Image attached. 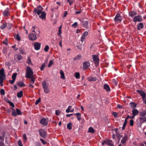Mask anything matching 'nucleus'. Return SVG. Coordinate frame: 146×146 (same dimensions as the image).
<instances>
[{"mask_svg": "<svg viewBox=\"0 0 146 146\" xmlns=\"http://www.w3.org/2000/svg\"><path fill=\"white\" fill-rule=\"evenodd\" d=\"M6 26L7 24L6 23H4L1 26V29H3L6 27Z\"/></svg>", "mask_w": 146, "mask_h": 146, "instance_id": "nucleus-37", "label": "nucleus"}, {"mask_svg": "<svg viewBox=\"0 0 146 146\" xmlns=\"http://www.w3.org/2000/svg\"><path fill=\"white\" fill-rule=\"evenodd\" d=\"M145 115H146V110L143 111L140 113V115L141 117H145Z\"/></svg>", "mask_w": 146, "mask_h": 146, "instance_id": "nucleus-31", "label": "nucleus"}, {"mask_svg": "<svg viewBox=\"0 0 146 146\" xmlns=\"http://www.w3.org/2000/svg\"><path fill=\"white\" fill-rule=\"evenodd\" d=\"M92 58L95 63L96 65H97L99 64V59L97 55H92Z\"/></svg>", "mask_w": 146, "mask_h": 146, "instance_id": "nucleus-10", "label": "nucleus"}, {"mask_svg": "<svg viewBox=\"0 0 146 146\" xmlns=\"http://www.w3.org/2000/svg\"><path fill=\"white\" fill-rule=\"evenodd\" d=\"M112 114L115 117H117V113L115 112H113L112 113Z\"/></svg>", "mask_w": 146, "mask_h": 146, "instance_id": "nucleus-54", "label": "nucleus"}, {"mask_svg": "<svg viewBox=\"0 0 146 146\" xmlns=\"http://www.w3.org/2000/svg\"><path fill=\"white\" fill-rule=\"evenodd\" d=\"M53 61L52 60H50V61L48 65V67H50L53 64Z\"/></svg>", "mask_w": 146, "mask_h": 146, "instance_id": "nucleus-48", "label": "nucleus"}, {"mask_svg": "<svg viewBox=\"0 0 146 146\" xmlns=\"http://www.w3.org/2000/svg\"><path fill=\"white\" fill-rule=\"evenodd\" d=\"M127 140V136L126 134H125L123 139L121 141V143L123 144Z\"/></svg>", "mask_w": 146, "mask_h": 146, "instance_id": "nucleus-14", "label": "nucleus"}, {"mask_svg": "<svg viewBox=\"0 0 146 146\" xmlns=\"http://www.w3.org/2000/svg\"><path fill=\"white\" fill-rule=\"evenodd\" d=\"M29 39L32 41H34L37 38L36 35L33 33L29 34Z\"/></svg>", "mask_w": 146, "mask_h": 146, "instance_id": "nucleus-7", "label": "nucleus"}, {"mask_svg": "<svg viewBox=\"0 0 146 146\" xmlns=\"http://www.w3.org/2000/svg\"><path fill=\"white\" fill-rule=\"evenodd\" d=\"M49 48V46L48 45H46L44 49V50L46 52H47L48 51Z\"/></svg>", "mask_w": 146, "mask_h": 146, "instance_id": "nucleus-41", "label": "nucleus"}, {"mask_svg": "<svg viewBox=\"0 0 146 146\" xmlns=\"http://www.w3.org/2000/svg\"><path fill=\"white\" fill-rule=\"evenodd\" d=\"M81 58V55H78L74 58V60H79Z\"/></svg>", "mask_w": 146, "mask_h": 146, "instance_id": "nucleus-34", "label": "nucleus"}, {"mask_svg": "<svg viewBox=\"0 0 146 146\" xmlns=\"http://www.w3.org/2000/svg\"><path fill=\"white\" fill-rule=\"evenodd\" d=\"M32 29H33V30H32V32H33L34 33H36V34L37 35H38L39 34H40V31H39V30H38V32H37V33H36V32L34 29H35V26H33L32 27Z\"/></svg>", "mask_w": 146, "mask_h": 146, "instance_id": "nucleus-38", "label": "nucleus"}, {"mask_svg": "<svg viewBox=\"0 0 146 146\" xmlns=\"http://www.w3.org/2000/svg\"><path fill=\"white\" fill-rule=\"evenodd\" d=\"M72 124L71 123H69L67 124V127L68 129L70 130L72 129Z\"/></svg>", "mask_w": 146, "mask_h": 146, "instance_id": "nucleus-30", "label": "nucleus"}, {"mask_svg": "<svg viewBox=\"0 0 146 146\" xmlns=\"http://www.w3.org/2000/svg\"><path fill=\"white\" fill-rule=\"evenodd\" d=\"M4 70L3 68L0 70V83L2 85L3 82L4 77Z\"/></svg>", "mask_w": 146, "mask_h": 146, "instance_id": "nucleus-4", "label": "nucleus"}, {"mask_svg": "<svg viewBox=\"0 0 146 146\" xmlns=\"http://www.w3.org/2000/svg\"><path fill=\"white\" fill-rule=\"evenodd\" d=\"M137 92L142 96L143 99L145 98L146 94L142 90H138Z\"/></svg>", "mask_w": 146, "mask_h": 146, "instance_id": "nucleus-13", "label": "nucleus"}, {"mask_svg": "<svg viewBox=\"0 0 146 146\" xmlns=\"http://www.w3.org/2000/svg\"><path fill=\"white\" fill-rule=\"evenodd\" d=\"M130 104H131V106L132 108H134L136 107V105L135 103H130Z\"/></svg>", "mask_w": 146, "mask_h": 146, "instance_id": "nucleus-42", "label": "nucleus"}, {"mask_svg": "<svg viewBox=\"0 0 146 146\" xmlns=\"http://www.w3.org/2000/svg\"><path fill=\"white\" fill-rule=\"evenodd\" d=\"M0 93L1 94L4 95L5 94V90L3 89H1L0 90Z\"/></svg>", "mask_w": 146, "mask_h": 146, "instance_id": "nucleus-46", "label": "nucleus"}, {"mask_svg": "<svg viewBox=\"0 0 146 146\" xmlns=\"http://www.w3.org/2000/svg\"><path fill=\"white\" fill-rule=\"evenodd\" d=\"M88 79L89 81H96L97 79L96 77H88Z\"/></svg>", "mask_w": 146, "mask_h": 146, "instance_id": "nucleus-19", "label": "nucleus"}, {"mask_svg": "<svg viewBox=\"0 0 146 146\" xmlns=\"http://www.w3.org/2000/svg\"><path fill=\"white\" fill-rule=\"evenodd\" d=\"M83 27L86 28H87L88 22L87 21H84L83 22Z\"/></svg>", "mask_w": 146, "mask_h": 146, "instance_id": "nucleus-29", "label": "nucleus"}, {"mask_svg": "<svg viewBox=\"0 0 146 146\" xmlns=\"http://www.w3.org/2000/svg\"><path fill=\"white\" fill-rule=\"evenodd\" d=\"M142 18L141 16L140 15H137L135 16L133 18L134 21L135 22H140L142 21Z\"/></svg>", "mask_w": 146, "mask_h": 146, "instance_id": "nucleus-9", "label": "nucleus"}, {"mask_svg": "<svg viewBox=\"0 0 146 146\" xmlns=\"http://www.w3.org/2000/svg\"><path fill=\"white\" fill-rule=\"evenodd\" d=\"M48 123V120L47 118H42L40 120V123L46 126Z\"/></svg>", "mask_w": 146, "mask_h": 146, "instance_id": "nucleus-8", "label": "nucleus"}, {"mask_svg": "<svg viewBox=\"0 0 146 146\" xmlns=\"http://www.w3.org/2000/svg\"><path fill=\"white\" fill-rule=\"evenodd\" d=\"M11 109L13 111V112L12 113V115L13 116H16L17 115V111L16 112L15 111V110L13 108H12Z\"/></svg>", "mask_w": 146, "mask_h": 146, "instance_id": "nucleus-33", "label": "nucleus"}, {"mask_svg": "<svg viewBox=\"0 0 146 146\" xmlns=\"http://www.w3.org/2000/svg\"><path fill=\"white\" fill-rule=\"evenodd\" d=\"M27 62L29 64H31V61L29 58H28V59L27 61Z\"/></svg>", "mask_w": 146, "mask_h": 146, "instance_id": "nucleus-63", "label": "nucleus"}, {"mask_svg": "<svg viewBox=\"0 0 146 146\" xmlns=\"http://www.w3.org/2000/svg\"><path fill=\"white\" fill-rule=\"evenodd\" d=\"M40 98H39L38 99V100H37L35 102V105H36L37 104H38L39 102H40Z\"/></svg>", "mask_w": 146, "mask_h": 146, "instance_id": "nucleus-51", "label": "nucleus"}, {"mask_svg": "<svg viewBox=\"0 0 146 146\" xmlns=\"http://www.w3.org/2000/svg\"><path fill=\"white\" fill-rule=\"evenodd\" d=\"M55 113L57 115H58L60 113V112L58 110H56V111Z\"/></svg>", "mask_w": 146, "mask_h": 146, "instance_id": "nucleus-58", "label": "nucleus"}, {"mask_svg": "<svg viewBox=\"0 0 146 146\" xmlns=\"http://www.w3.org/2000/svg\"><path fill=\"white\" fill-rule=\"evenodd\" d=\"M62 26H61L59 27V29H58V35H60L61 34V33H62V32H61V29L62 28Z\"/></svg>", "mask_w": 146, "mask_h": 146, "instance_id": "nucleus-49", "label": "nucleus"}, {"mask_svg": "<svg viewBox=\"0 0 146 146\" xmlns=\"http://www.w3.org/2000/svg\"><path fill=\"white\" fill-rule=\"evenodd\" d=\"M15 38L18 40L20 41L21 40V38L19 36V35L18 34L15 36Z\"/></svg>", "mask_w": 146, "mask_h": 146, "instance_id": "nucleus-40", "label": "nucleus"}, {"mask_svg": "<svg viewBox=\"0 0 146 146\" xmlns=\"http://www.w3.org/2000/svg\"><path fill=\"white\" fill-rule=\"evenodd\" d=\"M74 115L76 116L77 119L79 121H80L81 119V114L80 113H78L74 114Z\"/></svg>", "mask_w": 146, "mask_h": 146, "instance_id": "nucleus-22", "label": "nucleus"}, {"mask_svg": "<svg viewBox=\"0 0 146 146\" xmlns=\"http://www.w3.org/2000/svg\"><path fill=\"white\" fill-rule=\"evenodd\" d=\"M34 45L35 50H38L40 49L41 46L40 43L37 42H35L34 44Z\"/></svg>", "mask_w": 146, "mask_h": 146, "instance_id": "nucleus-11", "label": "nucleus"}, {"mask_svg": "<svg viewBox=\"0 0 146 146\" xmlns=\"http://www.w3.org/2000/svg\"><path fill=\"white\" fill-rule=\"evenodd\" d=\"M75 77L77 79L80 78V74L78 72H77L75 74Z\"/></svg>", "mask_w": 146, "mask_h": 146, "instance_id": "nucleus-44", "label": "nucleus"}, {"mask_svg": "<svg viewBox=\"0 0 146 146\" xmlns=\"http://www.w3.org/2000/svg\"><path fill=\"white\" fill-rule=\"evenodd\" d=\"M67 1L69 3L70 5H71L73 3L72 0H67Z\"/></svg>", "mask_w": 146, "mask_h": 146, "instance_id": "nucleus-57", "label": "nucleus"}, {"mask_svg": "<svg viewBox=\"0 0 146 146\" xmlns=\"http://www.w3.org/2000/svg\"><path fill=\"white\" fill-rule=\"evenodd\" d=\"M40 141L42 142V143H43V144L45 145V144L46 143V141H45L43 139H40Z\"/></svg>", "mask_w": 146, "mask_h": 146, "instance_id": "nucleus-53", "label": "nucleus"}, {"mask_svg": "<svg viewBox=\"0 0 146 146\" xmlns=\"http://www.w3.org/2000/svg\"><path fill=\"white\" fill-rule=\"evenodd\" d=\"M126 124L127 123H125V122H124L123 124V127H122V130H123L125 129V127L126 126Z\"/></svg>", "mask_w": 146, "mask_h": 146, "instance_id": "nucleus-56", "label": "nucleus"}, {"mask_svg": "<svg viewBox=\"0 0 146 146\" xmlns=\"http://www.w3.org/2000/svg\"><path fill=\"white\" fill-rule=\"evenodd\" d=\"M20 52L22 54H25V52L23 50L20 49Z\"/></svg>", "mask_w": 146, "mask_h": 146, "instance_id": "nucleus-60", "label": "nucleus"}, {"mask_svg": "<svg viewBox=\"0 0 146 146\" xmlns=\"http://www.w3.org/2000/svg\"><path fill=\"white\" fill-rule=\"evenodd\" d=\"M17 86L21 87L25 86V84L22 81L18 82H17Z\"/></svg>", "mask_w": 146, "mask_h": 146, "instance_id": "nucleus-20", "label": "nucleus"}, {"mask_svg": "<svg viewBox=\"0 0 146 146\" xmlns=\"http://www.w3.org/2000/svg\"><path fill=\"white\" fill-rule=\"evenodd\" d=\"M88 132V133H93L94 132L95 130L92 127H90L89 128Z\"/></svg>", "mask_w": 146, "mask_h": 146, "instance_id": "nucleus-25", "label": "nucleus"}, {"mask_svg": "<svg viewBox=\"0 0 146 146\" xmlns=\"http://www.w3.org/2000/svg\"><path fill=\"white\" fill-rule=\"evenodd\" d=\"M105 144L108 145L109 146H113V142L111 140H104L102 143V145Z\"/></svg>", "mask_w": 146, "mask_h": 146, "instance_id": "nucleus-5", "label": "nucleus"}, {"mask_svg": "<svg viewBox=\"0 0 146 146\" xmlns=\"http://www.w3.org/2000/svg\"><path fill=\"white\" fill-rule=\"evenodd\" d=\"M47 61H45L43 64L42 65L40 68V70L41 71H42L43 70L44 68L46 65Z\"/></svg>", "mask_w": 146, "mask_h": 146, "instance_id": "nucleus-26", "label": "nucleus"}, {"mask_svg": "<svg viewBox=\"0 0 146 146\" xmlns=\"http://www.w3.org/2000/svg\"><path fill=\"white\" fill-rule=\"evenodd\" d=\"M77 47L78 49L80 50H81L82 47L80 45H78L77 46Z\"/></svg>", "mask_w": 146, "mask_h": 146, "instance_id": "nucleus-64", "label": "nucleus"}, {"mask_svg": "<svg viewBox=\"0 0 146 146\" xmlns=\"http://www.w3.org/2000/svg\"><path fill=\"white\" fill-rule=\"evenodd\" d=\"M139 120L140 123L142 124L146 121V117H141L139 118Z\"/></svg>", "mask_w": 146, "mask_h": 146, "instance_id": "nucleus-15", "label": "nucleus"}, {"mask_svg": "<svg viewBox=\"0 0 146 146\" xmlns=\"http://www.w3.org/2000/svg\"><path fill=\"white\" fill-rule=\"evenodd\" d=\"M9 14V12L7 10H5L3 12V15L5 16H7Z\"/></svg>", "mask_w": 146, "mask_h": 146, "instance_id": "nucleus-32", "label": "nucleus"}, {"mask_svg": "<svg viewBox=\"0 0 146 146\" xmlns=\"http://www.w3.org/2000/svg\"><path fill=\"white\" fill-rule=\"evenodd\" d=\"M10 105L11 106L13 107H15V106L14 104L11 102H10L9 103Z\"/></svg>", "mask_w": 146, "mask_h": 146, "instance_id": "nucleus-62", "label": "nucleus"}, {"mask_svg": "<svg viewBox=\"0 0 146 146\" xmlns=\"http://www.w3.org/2000/svg\"><path fill=\"white\" fill-rule=\"evenodd\" d=\"M72 26L74 27V28H76L78 26V24L76 22H75L72 25Z\"/></svg>", "mask_w": 146, "mask_h": 146, "instance_id": "nucleus-43", "label": "nucleus"}, {"mask_svg": "<svg viewBox=\"0 0 146 146\" xmlns=\"http://www.w3.org/2000/svg\"><path fill=\"white\" fill-rule=\"evenodd\" d=\"M85 39V37L82 36L81 38V41L82 42H83L84 40Z\"/></svg>", "mask_w": 146, "mask_h": 146, "instance_id": "nucleus-61", "label": "nucleus"}, {"mask_svg": "<svg viewBox=\"0 0 146 146\" xmlns=\"http://www.w3.org/2000/svg\"><path fill=\"white\" fill-rule=\"evenodd\" d=\"M71 108L72 106H69L68 107V108L66 110V112L67 113L70 112L71 111Z\"/></svg>", "mask_w": 146, "mask_h": 146, "instance_id": "nucleus-36", "label": "nucleus"}, {"mask_svg": "<svg viewBox=\"0 0 146 146\" xmlns=\"http://www.w3.org/2000/svg\"><path fill=\"white\" fill-rule=\"evenodd\" d=\"M23 138L25 141H26L27 140V137L26 135L25 134H24L23 135Z\"/></svg>", "mask_w": 146, "mask_h": 146, "instance_id": "nucleus-47", "label": "nucleus"}, {"mask_svg": "<svg viewBox=\"0 0 146 146\" xmlns=\"http://www.w3.org/2000/svg\"><path fill=\"white\" fill-rule=\"evenodd\" d=\"M138 30H140L143 27V25L142 23H140L137 26Z\"/></svg>", "mask_w": 146, "mask_h": 146, "instance_id": "nucleus-21", "label": "nucleus"}, {"mask_svg": "<svg viewBox=\"0 0 146 146\" xmlns=\"http://www.w3.org/2000/svg\"><path fill=\"white\" fill-rule=\"evenodd\" d=\"M39 133L40 136L43 138H46L47 137L46 133L43 129L39 130Z\"/></svg>", "mask_w": 146, "mask_h": 146, "instance_id": "nucleus-6", "label": "nucleus"}, {"mask_svg": "<svg viewBox=\"0 0 146 146\" xmlns=\"http://www.w3.org/2000/svg\"><path fill=\"white\" fill-rule=\"evenodd\" d=\"M17 75V73H13L12 76V79L15 80Z\"/></svg>", "mask_w": 146, "mask_h": 146, "instance_id": "nucleus-35", "label": "nucleus"}, {"mask_svg": "<svg viewBox=\"0 0 146 146\" xmlns=\"http://www.w3.org/2000/svg\"><path fill=\"white\" fill-rule=\"evenodd\" d=\"M43 8L41 6H39L37 8H35L34 10V13H37L39 17L42 20L46 19V13L44 11L42 12Z\"/></svg>", "mask_w": 146, "mask_h": 146, "instance_id": "nucleus-1", "label": "nucleus"}, {"mask_svg": "<svg viewBox=\"0 0 146 146\" xmlns=\"http://www.w3.org/2000/svg\"><path fill=\"white\" fill-rule=\"evenodd\" d=\"M15 58L16 60H20L22 59V56L20 54H18L15 56Z\"/></svg>", "mask_w": 146, "mask_h": 146, "instance_id": "nucleus-17", "label": "nucleus"}, {"mask_svg": "<svg viewBox=\"0 0 146 146\" xmlns=\"http://www.w3.org/2000/svg\"><path fill=\"white\" fill-rule=\"evenodd\" d=\"M15 80H9V82L11 84H13Z\"/></svg>", "mask_w": 146, "mask_h": 146, "instance_id": "nucleus-59", "label": "nucleus"}, {"mask_svg": "<svg viewBox=\"0 0 146 146\" xmlns=\"http://www.w3.org/2000/svg\"><path fill=\"white\" fill-rule=\"evenodd\" d=\"M18 144L20 146H23V145L21 141L20 140H19L18 141Z\"/></svg>", "mask_w": 146, "mask_h": 146, "instance_id": "nucleus-55", "label": "nucleus"}, {"mask_svg": "<svg viewBox=\"0 0 146 146\" xmlns=\"http://www.w3.org/2000/svg\"><path fill=\"white\" fill-rule=\"evenodd\" d=\"M130 124L131 126H132L133 125V119H131L130 121Z\"/></svg>", "mask_w": 146, "mask_h": 146, "instance_id": "nucleus-52", "label": "nucleus"}, {"mask_svg": "<svg viewBox=\"0 0 146 146\" xmlns=\"http://www.w3.org/2000/svg\"><path fill=\"white\" fill-rule=\"evenodd\" d=\"M33 72L31 68L29 66L27 67L26 70L25 77L27 78H30L33 76Z\"/></svg>", "mask_w": 146, "mask_h": 146, "instance_id": "nucleus-2", "label": "nucleus"}, {"mask_svg": "<svg viewBox=\"0 0 146 146\" xmlns=\"http://www.w3.org/2000/svg\"><path fill=\"white\" fill-rule=\"evenodd\" d=\"M104 88L107 91H110V88L108 85L107 84H105L104 85Z\"/></svg>", "mask_w": 146, "mask_h": 146, "instance_id": "nucleus-23", "label": "nucleus"}, {"mask_svg": "<svg viewBox=\"0 0 146 146\" xmlns=\"http://www.w3.org/2000/svg\"><path fill=\"white\" fill-rule=\"evenodd\" d=\"M31 79V83L33 84L35 82V79L33 76L32 77L30 78Z\"/></svg>", "mask_w": 146, "mask_h": 146, "instance_id": "nucleus-39", "label": "nucleus"}, {"mask_svg": "<svg viewBox=\"0 0 146 146\" xmlns=\"http://www.w3.org/2000/svg\"><path fill=\"white\" fill-rule=\"evenodd\" d=\"M43 88L44 89V92L46 94H47L50 92V90L48 87V85L46 81H43L42 82Z\"/></svg>", "mask_w": 146, "mask_h": 146, "instance_id": "nucleus-3", "label": "nucleus"}, {"mask_svg": "<svg viewBox=\"0 0 146 146\" xmlns=\"http://www.w3.org/2000/svg\"><path fill=\"white\" fill-rule=\"evenodd\" d=\"M122 20V17L119 14H117L114 18V20L115 22L121 21Z\"/></svg>", "mask_w": 146, "mask_h": 146, "instance_id": "nucleus-12", "label": "nucleus"}, {"mask_svg": "<svg viewBox=\"0 0 146 146\" xmlns=\"http://www.w3.org/2000/svg\"><path fill=\"white\" fill-rule=\"evenodd\" d=\"M60 74L61 75V78L63 79H65L64 74V72L62 70H60Z\"/></svg>", "mask_w": 146, "mask_h": 146, "instance_id": "nucleus-27", "label": "nucleus"}, {"mask_svg": "<svg viewBox=\"0 0 146 146\" xmlns=\"http://www.w3.org/2000/svg\"><path fill=\"white\" fill-rule=\"evenodd\" d=\"M16 111L17 115H21V114L20 110L17 108L16 109Z\"/></svg>", "mask_w": 146, "mask_h": 146, "instance_id": "nucleus-45", "label": "nucleus"}, {"mask_svg": "<svg viewBox=\"0 0 146 146\" xmlns=\"http://www.w3.org/2000/svg\"><path fill=\"white\" fill-rule=\"evenodd\" d=\"M88 34V33L87 31L85 32L83 34L82 36L85 37Z\"/></svg>", "mask_w": 146, "mask_h": 146, "instance_id": "nucleus-50", "label": "nucleus"}, {"mask_svg": "<svg viewBox=\"0 0 146 146\" xmlns=\"http://www.w3.org/2000/svg\"><path fill=\"white\" fill-rule=\"evenodd\" d=\"M132 115L134 116H135L139 113V111L136 109H133L132 111Z\"/></svg>", "mask_w": 146, "mask_h": 146, "instance_id": "nucleus-18", "label": "nucleus"}, {"mask_svg": "<svg viewBox=\"0 0 146 146\" xmlns=\"http://www.w3.org/2000/svg\"><path fill=\"white\" fill-rule=\"evenodd\" d=\"M137 13L136 12L132 11L129 13V16L131 17H133L134 16L136 15Z\"/></svg>", "mask_w": 146, "mask_h": 146, "instance_id": "nucleus-24", "label": "nucleus"}, {"mask_svg": "<svg viewBox=\"0 0 146 146\" xmlns=\"http://www.w3.org/2000/svg\"><path fill=\"white\" fill-rule=\"evenodd\" d=\"M23 96V92L22 91H20L19 92L17 93V96L18 98L21 97Z\"/></svg>", "mask_w": 146, "mask_h": 146, "instance_id": "nucleus-28", "label": "nucleus"}, {"mask_svg": "<svg viewBox=\"0 0 146 146\" xmlns=\"http://www.w3.org/2000/svg\"><path fill=\"white\" fill-rule=\"evenodd\" d=\"M90 65L89 63L88 62H84L83 64V68L85 69H86L88 67H89Z\"/></svg>", "mask_w": 146, "mask_h": 146, "instance_id": "nucleus-16", "label": "nucleus"}]
</instances>
